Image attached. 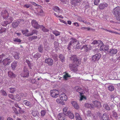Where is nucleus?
<instances>
[{
  "instance_id": "1",
  "label": "nucleus",
  "mask_w": 120,
  "mask_h": 120,
  "mask_svg": "<svg viewBox=\"0 0 120 120\" xmlns=\"http://www.w3.org/2000/svg\"><path fill=\"white\" fill-rule=\"evenodd\" d=\"M73 44V47L76 49H79L80 47L79 41L75 39H72L71 40L70 42L69 43V46H70Z\"/></svg>"
},
{
  "instance_id": "2",
  "label": "nucleus",
  "mask_w": 120,
  "mask_h": 120,
  "mask_svg": "<svg viewBox=\"0 0 120 120\" xmlns=\"http://www.w3.org/2000/svg\"><path fill=\"white\" fill-rule=\"evenodd\" d=\"M113 11L114 14L117 20L120 22V7H116Z\"/></svg>"
},
{
  "instance_id": "3",
  "label": "nucleus",
  "mask_w": 120,
  "mask_h": 120,
  "mask_svg": "<svg viewBox=\"0 0 120 120\" xmlns=\"http://www.w3.org/2000/svg\"><path fill=\"white\" fill-rule=\"evenodd\" d=\"M21 76L23 77H27L29 76V71L28 68L26 67H24Z\"/></svg>"
},
{
  "instance_id": "4",
  "label": "nucleus",
  "mask_w": 120,
  "mask_h": 120,
  "mask_svg": "<svg viewBox=\"0 0 120 120\" xmlns=\"http://www.w3.org/2000/svg\"><path fill=\"white\" fill-rule=\"evenodd\" d=\"M0 16L4 19H7L9 16L8 12L5 9L3 10L0 13Z\"/></svg>"
},
{
  "instance_id": "5",
  "label": "nucleus",
  "mask_w": 120,
  "mask_h": 120,
  "mask_svg": "<svg viewBox=\"0 0 120 120\" xmlns=\"http://www.w3.org/2000/svg\"><path fill=\"white\" fill-rule=\"evenodd\" d=\"M71 59V60H72L73 61V63L75 64L77 66L79 65L80 63V61L78 59L77 56L76 55L72 56Z\"/></svg>"
},
{
  "instance_id": "6",
  "label": "nucleus",
  "mask_w": 120,
  "mask_h": 120,
  "mask_svg": "<svg viewBox=\"0 0 120 120\" xmlns=\"http://www.w3.org/2000/svg\"><path fill=\"white\" fill-rule=\"evenodd\" d=\"M101 55L100 53L96 54L92 56V61L94 62L98 61L100 59Z\"/></svg>"
},
{
  "instance_id": "7",
  "label": "nucleus",
  "mask_w": 120,
  "mask_h": 120,
  "mask_svg": "<svg viewBox=\"0 0 120 120\" xmlns=\"http://www.w3.org/2000/svg\"><path fill=\"white\" fill-rule=\"evenodd\" d=\"M36 31L35 30H33L31 33H28L29 31L28 30H22V32L23 35H25L26 36H29L33 35L34 34L36 33Z\"/></svg>"
},
{
  "instance_id": "8",
  "label": "nucleus",
  "mask_w": 120,
  "mask_h": 120,
  "mask_svg": "<svg viewBox=\"0 0 120 120\" xmlns=\"http://www.w3.org/2000/svg\"><path fill=\"white\" fill-rule=\"evenodd\" d=\"M51 96L54 98H56L59 95V92L58 90H53L50 91Z\"/></svg>"
},
{
  "instance_id": "9",
  "label": "nucleus",
  "mask_w": 120,
  "mask_h": 120,
  "mask_svg": "<svg viewBox=\"0 0 120 120\" xmlns=\"http://www.w3.org/2000/svg\"><path fill=\"white\" fill-rule=\"evenodd\" d=\"M31 23L32 26L37 29H39L41 26H42V25H39L37 22L34 20L32 21Z\"/></svg>"
},
{
  "instance_id": "10",
  "label": "nucleus",
  "mask_w": 120,
  "mask_h": 120,
  "mask_svg": "<svg viewBox=\"0 0 120 120\" xmlns=\"http://www.w3.org/2000/svg\"><path fill=\"white\" fill-rule=\"evenodd\" d=\"M45 63L49 65L52 66L53 65V60L51 58H48L45 59Z\"/></svg>"
},
{
  "instance_id": "11",
  "label": "nucleus",
  "mask_w": 120,
  "mask_h": 120,
  "mask_svg": "<svg viewBox=\"0 0 120 120\" xmlns=\"http://www.w3.org/2000/svg\"><path fill=\"white\" fill-rule=\"evenodd\" d=\"M60 99L63 101H66L68 100L67 96L64 93H63L60 95Z\"/></svg>"
},
{
  "instance_id": "12",
  "label": "nucleus",
  "mask_w": 120,
  "mask_h": 120,
  "mask_svg": "<svg viewBox=\"0 0 120 120\" xmlns=\"http://www.w3.org/2000/svg\"><path fill=\"white\" fill-rule=\"evenodd\" d=\"M2 62L4 66L8 65L11 62L10 59L8 58H6L3 59Z\"/></svg>"
},
{
  "instance_id": "13",
  "label": "nucleus",
  "mask_w": 120,
  "mask_h": 120,
  "mask_svg": "<svg viewBox=\"0 0 120 120\" xmlns=\"http://www.w3.org/2000/svg\"><path fill=\"white\" fill-rule=\"evenodd\" d=\"M69 66L70 70L71 71L75 72L77 70V67L74 64H70L69 65Z\"/></svg>"
},
{
  "instance_id": "14",
  "label": "nucleus",
  "mask_w": 120,
  "mask_h": 120,
  "mask_svg": "<svg viewBox=\"0 0 120 120\" xmlns=\"http://www.w3.org/2000/svg\"><path fill=\"white\" fill-rule=\"evenodd\" d=\"M65 115L62 113L59 114L57 116L58 119L59 120H65Z\"/></svg>"
},
{
  "instance_id": "15",
  "label": "nucleus",
  "mask_w": 120,
  "mask_h": 120,
  "mask_svg": "<svg viewBox=\"0 0 120 120\" xmlns=\"http://www.w3.org/2000/svg\"><path fill=\"white\" fill-rule=\"evenodd\" d=\"M108 6V5L106 3H101L99 5V8L100 9H104L106 7H107Z\"/></svg>"
},
{
  "instance_id": "16",
  "label": "nucleus",
  "mask_w": 120,
  "mask_h": 120,
  "mask_svg": "<svg viewBox=\"0 0 120 120\" xmlns=\"http://www.w3.org/2000/svg\"><path fill=\"white\" fill-rule=\"evenodd\" d=\"M84 106L86 108L90 109H94L95 107V106L92 104H90L88 103H85Z\"/></svg>"
},
{
  "instance_id": "17",
  "label": "nucleus",
  "mask_w": 120,
  "mask_h": 120,
  "mask_svg": "<svg viewBox=\"0 0 120 120\" xmlns=\"http://www.w3.org/2000/svg\"><path fill=\"white\" fill-rule=\"evenodd\" d=\"M71 103L74 108L77 109H78L79 108V106L76 102L75 101H72L71 102Z\"/></svg>"
},
{
  "instance_id": "18",
  "label": "nucleus",
  "mask_w": 120,
  "mask_h": 120,
  "mask_svg": "<svg viewBox=\"0 0 120 120\" xmlns=\"http://www.w3.org/2000/svg\"><path fill=\"white\" fill-rule=\"evenodd\" d=\"M95 106L97 107L98 108L101 107V105L100 102L97 101H95L93 102Z\"/></svg>"
},
{
  "instance_id": "19",
  "label": "nucleus",
  "mask_w": 120,
  "mask_h": 120,
  "mask_svg": "<svg viewBox=\"0 0 120 120\" xmlns=\"http://www.w3.org/2000/svg\"><path fill=\"white\" fill-rule=\"evenodd\" d=\"M22 102L26 105L31 107H32V105L30 102L26 100H24Z\"/></svg>"
},
{
  "instance_id": "20",
  "label": "nucleus",
  "mask_w": 120,
  "mask_h": 120,
  "mask_svg": "<svg viewBox=\"0 0 120 120\" xmlns=\"http://www.w3.org/2000/svg\"><path fill=\"white\" fill-rule=\"evenodd\" d=\"M7 22H6V23L5 24L4 26H7L8 24H10L13 21V18L12 17H10L9 18H7Z\"/></svg>"
},
{
  "instance_id": "21",
  "label": "nucleus",
  "mask_w": 120,
  "mask_h": 120,
  "mask_svg": "<svg viewBox=\"0 0 120 120\" xmlns=\"http://www.w3.org/2000/svg\"><path fill=\"white\" fill-rule=\"evenodd\" d=\"M19 53L18 52H14L13 54V56L14 58L16 59H18L19 58Z\"/></svg>"
},
{
  "instance_id": "22",
  "label": "nucleus",
  "mask_w": 120,
  "mask_h": 120,
  "mask_svg": "<svg viewBox=\"0 0 120 120\" xmlns=\"http://www.w3.org/2000/svg\"><path fill=\"white\" fill-rule=\"evenodd\" d=\"M67 114V115H66V116H68L70 118L73 119L74 118V114L71 112V111H68Z\"/></svg>"
},
{
  "instance_id": "23",
  "label": "nucleus",
  "mask_w": 120,
  "mask_h": 120,
  "mask_svg": "<svg viewBox=\"0 0 120 120\" xmlns=\"http://www.w3.org/2000/svg\"><path fill=\"white\" fill-rule=\"evenodd\" d=\"M54 45L55 49L56 50H58L59 48V43L56 41H55L54 42Z\"/></svg>"
},
{
  "instance_id": "24",
  "label": "nucleus",
  "mask_w": 120,
  "mask_h": 120,
  "mask_svg": "<svg viewBox=\"0 0 120 120\" xmlns=\"http://www.w3.org/2000/svg\"><path fill=\"white\" fill-rule=\"evenodd\" d=\"M103 107L106 110L109 111L110 109L108 105L106 103H104L103 104Z\"/></svg>"
},
{
  "instance_id": "25",
  "label": "nucleus",
  "mask_w": 120,
  "mask_h": 120,
  "mask_svg": "<svg viewBox=\"0 0 120 120\" xmlns=\"http://www.w3.org/2000/svg\"><path fill=\"white\" fill-rule=\"evenodd\" d=\"M117 49H112L109 52V53H111L112 54H116L117 53Z\"/></svg>"
},
{
  "instance_id": "26",
  "label": "nucleus",
  "mask_w": 120,
  "mask_h": 120,
  "mask_svg": "<svg viewBox=\"0 0 120 120\" xmlns=\"http://www.w3.org/2000/svg\"><path fill=\"white\" fill-rule=\"evenodd\" d=\"M75 115L76 120H79L81 119V117L79 113L75 112Z\"/></svg>"
},
{
  "instance_id": "27",
  "label": "nucleus",
  "mask_w": 120,
  "mask_h": 120,
  "mask_svg": "<svg viewBox=\"0 0 120 120\" xmlns=\"http://www.w3.org/2000/svg\"><path fill=\"white\" fill-rule=\"evenodd\" d=\"M41 56V54L38 53H37L34 55V57L35 59H38V58H40Z\"/></svg>"
},
{
  "instance_id": "28",
  "label": "nucleus",
  "mask_w": 120,
  "mask_h": 120,
  "mask_svg": "<svg viewBox=\"0 0 120 120\" xmlns=\"http://www.w3.org/2000/svg\"><path fill=\"white\" fill-rule=\"evenodd\" d=\"M21 100L20 96L18 94H16L14 100L17 101H19Z\"/></svg>"
},
{
  "instance_id": "29",
  "label": "nucleus",
  "mask_w": 120,
  "mask_h": 120,
  "mask_svg": "<svg viewBox=\"0 0 120 120\" xmlns=\"http://www.w3.org/2000/svg\"><path fill=\"white\" fill-rule=\"evenodd\" d=\"M53 10L56 12H60L61 10L59 8L56 6H55L53 8Z\"/></svg>"
},
{
  "instance_id": "30",
  "label": "nucleus",
  "mask_w": 120,
  "mask_h": 120,
  "mask_svg": "<svg viewBox=\"0 0 120 120\" xmlns=\"http://www.w3.org/2000/svg\"><path fill=\"white\" fill-rule=\"evenodd\" d=\"M8 74L9 76L11 78L14 77H15V74L11 71H9L8 72Z\"/></svg>"
},
{
  "instance_id": "31",
  "label": "nucleus",
  "mask_w": 120,
  "mask_h": 120,
  "mask_svg": "<svg viewBox=\"0 0 120 120\" xmlns=\"http://www.w3.org/2000/svg\"><path fill=\"white\" fill-rule=\"evenodd\" d=\"M26 62L27 63L30 68L31 69V67L32 66V64L31 63V62L28 60H26Z\"/></svg>"
},
{
  "instance_id": "32",
  "label": "nucleus",
  "mask_w": 120,
  "mask_h": 120,
  "mask_svg": "<svg viewBox=\"0 0 120 120\" xmlns=\"http://www.w3.org/2000/svg\"><path fill=\"white\" fill-rule=\"evenodd\" d=\"M102 119L103 120H109V117L106 114H103Z\"/></svg>"
},
{
  "instance_id": "33",
  "label": "nucleus",
  "mask_w": 120,
  "mask_h": 120,
  "mask_svg": "<svg viewBox=\"0 0 120 120\" xmlns=\"http://www.w3.org/2000/svg\"><path fill=\"white\" fill-rule=\"evenodd\" d=\"M83 94V93H80V100L81 101L83 99L86 100V97L82 95Z\"/></svg>"
},
{
  "instance_id": "34",
  "label": "nucleus",
  "mask_w": 120,
  "mask_h": 120,
  "mask_svg": "<svg viewBox=\"0 0 120 120\" xmlns=\"http://www.w3.org/2000/svg\"><path fill=\"white\" fill-rule=\"evenodd\" d=\"M52 33L56 36H57L60 35V32L56 30H54L52 31Z\"/></svg>"
},
{
  "instance_id": "35",
  "label": "nucleus",
  "mask_w": 120,
  "mask_h": 120,
  "mask_svg": "<svg viewBox=\"0 0 120 120\" xmlns=\"http://www.w3.org/2000/svg\"><path fill=\"white\" fill-rule=\"evenodd\" d=\"M87 45H85L83 46L82 48V49H83L84 51L86 52H87L88 51V48L87 46Z\"/></svg>"
},
{
  "instance_id": "36",
  "label": "nucleus",
  "mask_w": 120,
  "mask_h": 120,
  "mask_svg": "<svg viewBox=\"0 0 120 120\" xmlns=\"http://www.w3.org/2000/svg\"><path fill=\"white\" fill-rule=\"evenodd\" d=\"M43 47L41 45H39L38 48V51L40 52H43Z\"/></svg>"
},
{
  "instance_id": "37",
  "label": "nucleus",
  "mask_w": 120,
  "mask_h": 120,
  "mask_svg": "<svg viewBox=\"0 0 120 120\" xmlns=\"http://www.w3.org/2000/svg\"><path fill=\"white\" fill-rule=\"evenodd\" d=\"M17 62H14L12 63L11 64V66L13 69H15L17 65Z\"/></svg>"
},
{
  "instance_id": "38",
  "label": "nucleus",
  "mask_w": 120,
  "mask_h": 120,
  "mask_svg": "<svg viewBox=\"0 0 120 120\" xmlns=\"http://www.w3.org/2000/svg\"><path fill=\"white\" fill-rule=\"evenodd\" d=\"M59 58L60 59L61 61L62 62L64 61L65 60V57L63 55L60 54L59 56Z\"/></svg>"
},
{
  "instance_id": "39",
  "label": "nucleus",
  "mask_w": 120,
  "mask_h": 120,
  "mask_svg": "<svg viewBox=\"0 0 120 120\" xmlns=\"http://www.w3.org/2000/svg\"><path fill=\"white\" fill-rule=\"evenodd\" d=\"M76 89V91L79 92V94H80V93H83V90L80 88L79 87H77Z\"/></svg>"
},
{
  "instance_id": "40",
  "label": "nucleus",
  "mask_w": 120,
  "mask_h": 120,
  "mask_svg": "<svg viewBox=\"0 0 120 120\" xmlns=\"http://www.w3.org/2000/svg\"><path fill=\"white\" fill-rule=\"evenodd\" d=\"M68 108L67 107H65L63 109V114L66 115H67L68 112L67 111Z\"/></svg>"
},
{
  "instance_id": "41",
  "label": "nucleus",
  "mask_w": 120,
  "mask_h": 120,
  "mask_svg": "<svg viewBox=\"0 0 120 120\" xmlns=\"http://www.w3.org/2000/svg\"><path fill=\"white\" fill-rule=\"evenodd\" d=\"M18 22L16 21L15 22H13L12 24V25L13 27L15 28L18 26Z\"/></svg>"
},
{
  "instance_id": "42",
  "label": "nucleus",
  "mask_w": 120,
  "mask_h": 120,
  "mask_svg": "<svg viewBox=\"0 0 120 120\" xmlns=\"http://www.w3.org/2000/svg\"><path fill=\"white\" fill-rule=\"evenodd\" d=\"M71 76L69 75L68 73H66L64 75L63 78L67 80L68 78H69Z\"/></svg>"
},
{
  "instance_id": "43",
  "label": "nucleus",
  "mask_w": 120,
  "mask_h": 120,
  "mask_svg": "<svg viewBox=\"0 0 120 120\" xmlns=\"http://www.w3.org/2000/svg\"><path fill=\"white\" fill-rule=\"evenodd\" d=\"M108 89L110 91H112L114 89L113 86L112 85H110L108 87Z\"/></svg>"
},
{
  "instance_id": "44",
  "label": "nucleus",
  "mask_w": 120,
  "mask_h": 120,
  "mask_svg": "<svg viewBox=\"0 0 120 120\" xmlns=\"http://www.w3.org/2000/svg\"><path fill=\"white\" fill-rule=\"evenodd\" d=\"M6 29L4 28H0V33L1 34L6 31Z\"/></svg>"
},
{
  "instance_id": "45",
  "label": "nucleus",
  "mask_w": 120,
  "mask_h": 120,
  "mask_svg": "<svg viewBox=\"0 0 120 120\" xmlns=\"http://www.w3.org/2000/svg\"><path fill=\"white\" fill-rule=\"evenodd\" d=\"M42 27V30L44 32H47L49 31V30L46 29L45 27L42 26H41L40 27Z\"/></svg>"
},
{
  "instance_id": "46",
  "label": "nucleus",
  "mask_w": 120,
  "mask_h": 120,
  "mask_svg": "<svg viewBox=\"0 0 120 120\" xmlns=\"http://www.w3.org/2000/svg\"><path fill=\"white\" fill-rule=\"evenodd\" d=\"M5 56V55L4 54L0 55V60H1L0 62L1 63L3 58Z\"/></svg>"
},
{
  "instance_id": "47",
  "label": "nucleus",
  "mask_w": 120,
  "mask_h": 120,
  "mask_svg": "<svg viewBox=\"0 0 120 120\" xmlns=\"http://www.w3.org/2000/svg\"><path fill=\"white\" fill-rule=\"evenodd\" d=\"M38 112L36 111H34L32 112L33 116H36L37 115H38Z\"/></svg>"
},
{
  "instance_id": "48",
  "label": "nucleus",
  "mask_w": 120,
  "mask_h": 120,
  "mask_svg": "<svg viewBox=\"0 0 120 120\" xmlns=\"http://www.w3.org/2000/svg\"><path fill=\"white\" fill-rule=\"evenodd\" d=\"M98 43V41L96 40H94L91 43V45H97Z\"/></svg>"
},
{
  "instance_id": "49",
  "label": "nucleus",
  "mask_w": 120,
  "mask_h": 120,
  "mask_svg": "<svg viewBox=\"0 0 120 120\" xmlns=\"http://www.w3.org/2000/svg\"><path fill=\"white\" fill-rule=\"evenodd\" d=\"M10 92L11 93H14L15 90V89L14 88H9Z\"/></svg>"
},
{
  "instance_id": "50",
  "label": "nucleus",
  "mask_w": 120,
  "mask_h": 120,
  "mask_svg": "<svg viewBox=\"0 0 120 120\" xmlns=\"http://www.w3.org/2000/svg\"><path fill=\"white\" fill-rule=\"evenodd\" d=\"M12 108L13 110L15 113V114H18V112L17 111L16 109L14 107H12Z\"/></svg>"
},
{
  "instance_id": "51",
  "label": "nucleus",
  "mask_w": 120,
  "mask_h": 120,
  "mask_svg": "<svg viewBox=\"0 0 120 120\" xmlns=\"http://www.w3.org/2000/svg\"><path fill=\"white\" fill-rule=\"evenodd\" d=\"M100 0H94V4L95 5H98L100 2Z\"/></svg>"
},
{
  "instance_id": "52",
  "label": "nucleus",
  "mask_w": 120,
  "mask_h": 120,
  "mask_svg": "<svg viewBox=\"0 0 120 120\" xmlns=\"http://www.w3.org/2000/svg\"><path fill=\"white\" fill-rule=\"evenodd\" d=\"M14 41L15 42H20L21 41L19 38H15L14 39Z\"/></svg>"
},
{
  "instance_id": "53",
  "label": "nucleus",
  "mask_w": 120,
  "mask_h": 120,
  "mask_svg": "<svg viewBox=\"0 0 120 120\" xmlns=\"http://www.w3.org/2000/svg\"><path fill=\"white\" fill-rule=\"evenodd\" d=\"M1 92L2 93V94L4 96H6L7 95V94L6 92L4 90H1Z\"/></svg>"
},
{
  "instance_id": "54",
  "label": "nucleus",
  "mask_w": 120,
  "mask_h": 120,
  "mask_svg": "<svg viewBox=\"0 0 120 120\" xmlns=\"http://www.w3.org/2000/svg\"><path fill=\"white\" fill-rule=\"evenodd\" d=\"M46 113V112L45 110H42L41 112V116H44Z\"/></svg>"
},
{
  "instance_id": "55",
  "label": "nucleus",
  "mask_w": 120,
  "mask_h": 120,
  "mask_svg": "<svg viewBox=\"0 0 120 120\" xmlns=\"http://www.w3.org/2000/svg\"><path fill=\"white\" fill-rule=\"evenodd\" d=\"M105 45H102L100 47V50H105Z\"/></svg>"
},
{
  "instance_id": "56",
  "label": "nucleus",
  "mask_w": 120,
  "mask_h": 120,
  "mask_svg": "<svg viewBox=\"0 0 120 120\" xmlns=\"http://www.w3.org/2000/svg\"><path fill=\"white\" fill-rule=\"evenodd\" d=\"M8 96L9 98L11 99L14 100L15 97L12 94H9Z\"/></svg>"
},
{
  "instance_id": "57",
  "label": "nucleus",
  "mask_w": 120,
  "mask_h": 120,
  "mask_svg": "<svg viewBox=\"0 0 120 120\" xmlns=\"http://www.w3.org/2000/svg\"><path fill=\"white\" fill-rule=\"evenodd\" d=\"M113 113V116L115 117H117V113L115 112H112Z\"/></svg>"
},
{
  "instance_id": "58",
  "label": "nucleus",
  "mask_w": 120,
  "mask_h": 120,
  "mask_svg": "<svg viewBox=\"0 0 120 120\" xmlns=\"http://www.w3.org/2000/svg\"><path fill=\"white\" fill-rule=\"evenodd\" d=\"M38 37L37 36H33L30 38V39L31 40H33L37 38Z\"/></svg>"
},
{
  "instance_id": "59",
  "label": "nucleus",
  "mask_w": 120,
  "mask_h": 120,
  "mask_svg": "<svg viewBox=\"0 0 120 120\" xmlns=\"http://www.w3.org/2000/svg\"><path fill=\"white\" fill-rule=\"evenodd\" d=\"M56 17L57 18H59L62 19H63V17L61 15H60L59 16L56 15V13H54V14Z\"/></svg>"
},
{
  "instance_id": "60",
  "label": "nucleus",
  "mask_w": 120,
  "mask_h": 120,
  "mask_svg": "<svg viewBox=\"0 0 120 120\" xmlns=\"http://www.w3.org/2000/svg\"><path fill=\"white\" fill-rule=\"evenodd\" d=\"M30 6H32L31 5H29V4H27L24 5V7L26 8H28Z\"/></svg>"
},
{
  "instance_id": "61",
  "label": "nucleus",
  "mask_w": 120,
  "mask_h": 120,
  "mask_svg": "<svg viewBox=\"0 0 120 120\" xmlns=\"http://www.w3.org/2000/svg\"><path fill=\"white\" fill-rule=\"evenodd\" d=\"M78 19V20L79 22H84V21L82 20V18L80 17H79Z\"/></svg>"
},
{
  "instance_id": "62",
  "label": "nucleus",
  "mask_w": 120,
  "mask_h": 120,
  "mask_svg": "<svg viewBox=\"0 0 120 120\" xmlns=\"http://www.w3.org/2000/svg\"><path fill=\"white\" fill-rule=\"evenodd\" d=\"M73 24L74 25L76 26L77 27H79V24L77 22L73 23Z\"/></svg>"
},
{
  "instance_id": "63",
  "label": "nucleus",
  "mask_w": 120,
  "mask_h": 120,
  "mask_svg": "<svg viewBox=\"0 0 120 120\" xmlns=\"http://www.w3.org/2000/svg\"><path fill=\"white\" fill-rule=\"evenodd\" d=\"M59 20L60 22L66 24H67V22L65 21L61 20L60 19H59Z\"/></svg>"
},
{
  "instance_id": "64",
  "label": "nucleus",
  "mask_w": 120,
  "mask_h": 120,
  "mask_svg": "<svg viewBox=\"0 0 120 120\" xmlns=\"http://www.w3.org/2000/svg\"><path fill=\"white\" fill-rule=\"evenodd\" d=\"M98 43L99 45H103L104 44L103 43L102 41L101 40L98 41Z\"/></svg>"
}]
</instances>
